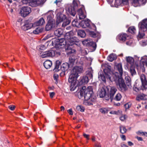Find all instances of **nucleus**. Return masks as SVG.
Returning <instances> with one entry per match:
<instances>
[{
    "label": "nucleus",
    "mask_w": 147,
    "mask_h": 147,
    "mask_svg": "<svg viewBox=\"0 0 147 147\" xmlns=\"http://www.w3.org/2000/svg\"><path fill=\"white\" fill-rule=\"evenodd\" d=\"M136 138L137 139V140L139 141H142L143 140L142 138L141 137H139L138 136H137Z\"/></svg>",
    "instance_id": "obj_64"
},
{
    "label": "nucleus",
    "mask_w": 147,
    "mask_h": 147,
    "mask_svg": "<svg viewBox=\"0 0 147 147\" xmlns=\"http://www.w3.org/2000/svg\"><path fill=\"white\" fill-rule=\"evenodd\" d=\"M89 34L91 36L95 38L97 37V34L94 32L92 31H90L89 32Z\"/></svg>",
    "instance_id": "obj_51"
},
{
    "label": "nucleus",
    "mask_w": 147,
    "mask_h": 147,
    "mask_svg": "<svg viewBox=\"0 0 147 147\" xmlns=\"http://www.w3.org/2000/svg\"><path fill=\"white\" fill-rule=\"evenodd\" d=\"M109 89L107 86H104L102 87L100 90L98 92V95L99 96L100 98H103L105 97V99L106 96L107 95V92H109Z\"/></svg>",
    "instance_id": "obj_12"
},
{
    "label": "nucleus",
    "mask_w": 147,
    "mask_h": 147,
    "mask_svg": "<svg viewBox=\"0 0 147 147\" xmlns=\"http://www.w3.org/2000/svg\"><path fill=\"white\" fill-rule=\"evenodd\" d=\"M72 24L73 26L76 27L77 28L81 27L80 22H78L77 20L74 19L72 22Z\"/></svg>",
    "instance_id": "obj_34"
},
{
    "label": "nucleus",
    "mask_w": 147,
    "mask_h": 147,
    "mask_svg": "<svg viewBox=\"0 0 147 147\" xmlns=\"http://www.w3.org/2000/svg\"><path fill=\"white\" fill-rule=\"evenodd\" d=\"M76 52H75V53ZM72 53L71 54H73V55H71L69 58V66L70 67H72L73 65L74 64L75 61L76 59V56L74 55V53Z\"/></svg>",
    "instance_id": "obj_20"
},
{
    "label": "nucleus",
    "mask_w": 147,
    "mask_h": 147,
    "mask_svg": "<svg viewBox=\"0 0 147 147\" xmlns=\"http://www.w3.org/2000/svg\"><path fill=\"white\" fill-rule=\"evenodd\" d=\"M128 31L132 34H134L136 31L135 27L133 26L130 27L128 29Z\"/></svg>",
    "instance_id": "obj_38"
},
{
    "label": "nucleus",
    "mask_w": 147,
    "mask_h": 147,
    "mask_svg": "<svg viewBox=\"0 0 147 147\" xmlns=\"http://www.w3.org/2000/svg\"><path fill=\"white\" fill-rule=\"evenodd\" d=\"M119 128L120 132L121 133L124 134L126 132L127 129L125 127L121 126H120Z\"/></svg>",
    "instance_id": "obj_42"
},
{
    "label": "nucleus",
    "mask_w": 147,
    "mask_h": 147,
    "mask_svg": "<svg viewBox=\"0 0 147 147\" xmlns=\"http://www.w3.org/2000/svg\"><path fill=\"white\" fill-rule=\"evenodd\" d=\"M44 0H32L30 3V6L32 7H37L43 5Z\"/></svg>",
    "instance_id": "obj_15"
},
{
    "label": "nucleus",
    "mask_w": 147,
    "mask_h": 147,
    "mask_svg": "<svg viewBox=\"0 0 147 147\" xmlns=\"http://www.w3.org/2000/svg\"><path fill=\"white\" fill-rule=\"evenodd\" d=\"M146 0H138V6H140L145 4Z\"/></svg>",
    "instance_id": "obj_52"
},
{
    "label": "nucleus",
    "mask_w": 147,
    "mask_h": 147,
    "mask_svg": "<svg viewBox=\"0 0 147 147\" xmlns=\"http://www.w3.org/2000/svg\"><path fill=\"white\" fill-rule=\"evenodd\" d=\"M78 36L81 38H84L86 36V33L83 30H78L77 32Z\"/></svg>",
    "instance_id": "obj_35"
},
{
    "label": "nucleus",
    "mask_w": 147,
    "mask_h": 147,
    "mask_svg": "<svg viewBox=\"0 0 147 147\" xmlns=\"http://www.w3.org/2000/svg\"><path fill=\"white\" fill-rule=\"evenodd\" d=\"M96 97V96L93 93L92 94L91 96L90 97V99L89 100V101H91L92 102L95 101Z\"/></svg>",
    "instance_id": "obj_49"
},
{
    "label": "nucleus",
    "mask_w": 147,
    "mask_h": 147,
    "mask_svg": "<svg viewBox=\"0 0 147 147\" xmlns=\"http://www.w3.org/2000/svg\"><path fill=\"white\" fill-rule=\"evenodd\" d=\"M129 71L132 76H133L136 74V73L135 70V67H134L131 65Z\"/></svg>",
    "instance_id": "obj_37"
},
{
    "label": "nucleus",
    "mask_w": 147,
    "mask_h": 147,
    "mask_svg": "<svg viewBox=\"0 0 147 147\" xmlns=\"http://www.w3.org/2000/svg\"><path fill=\"white\" fill-rule=\"evenodd\" d=\"M99 111L103 114L107 113L109 111L108 108H100L99 109Z\"/></svg>",
    "instance_id": "obj_46"
},
{
    "label": "nucleus",
    "mask_w": 147,
    "mask_h": 147,
    "mask_svg": "<svg viewBox=\"0 0 147 147\" xmlns=\"http://www.w3.org/2000/svg\"><path fill=\"white\" fill-rule=\"evenodd\" d=\"M127 36L126 34L121 33L118 35L117 38L121 41L124 42L126 40Z\"/></svg>",
    "instance_id": "obj_23"
},
{
    "label": "nucleus",
    "mask_w": 147,
    "mask_h": 147,
    "mask_svg": "<svg viewBox=\"0 0 147 147\" xmlns=\"http://www.w3.org/2000/svg\"><path fill=\"white\" fill-rule=\"evenodd\" d=\"M15 107L16 106L13 105H11L8 107V108L11 111L14 110Z\"/></svg>",
    "instance_id": "obj_57"
},
{
    "label": "nucleus",
    "mask_w": 147,
    "mask_h": 147,
    "mask_svg": "<svg viewBox=\"0 0 147 147\" xmlns=\"http://www.w3.org/2000/svg\"><path fill=\"white\" fill-rule=\"evenodd\" d=\"M82 43L84 45L92 48L93 51H95L96 49L97 46L96 43L90 40H85L82 42Z\"/></svg>",
    "instance_id": "obj_9"
},
{
    "label": "nucleus",
    "mask_w": 147,
    "mask_h": 147,
    "mask_svg": "<svg viewBox=\"0 0 147 147\" xmlns=\"http://www.w3.org/2000/svg\"><path fill=\"white\" fill-rule=\"evenodd\" d=\"M147 99V95L144 94H138L136 97V100L138 101L145 100Z\"/></svg>",
    "instance_id": "obj_25"
},
{
    "label": "nucleus",
    "mask_w": 147,
    "mask_h": 147,
    "mask_svg": "<svg viewBox=\"0 0 147 147\" xmlns=\"http://www.w3.org/2000/svg\"><path fill=\"white\" fill-rule=\"evenodd\" d=\"M124 106L125 109H127L131 106V104L130 102H128L124 105Z\"/></svg>",
    "instance_id": "obj_54"
},
{
    "label": "nucleus",
    "mask_w": 147,
    "mask_h": 147,
    "mask_svg": "<svg viewBox=\"0 0 147 147\" xmlns=\"http://www.w3.org/2000/svg\"><path fill=\"white\" fill-rule=\"evenodd\" d=\"M127 118V116L125 115H122L119 118L122 121H124Z\"/></svg>",
    "instance_id": "obj_55"
},
{
    "label": "nucleus",
    "mask_w": 147,
    "mask_h": 147,
    "mask_svg": "<svg viewBox=\"0 0 147 147\" xmlns=\"http://www.w3.org/2000/svg\"><path fill=\"white\" fill-rule=\"evenodd\" d=\"M31 1L30 0H22V5H28L30 6V3Z\"/></svg>",
    "instance_id": "obj_50"
},
{
    "label": "nucleus",
    "mask_w": 147,
    "mask_h": 147,
    "mask_svg": "<svg viewBox=\"0 0 147 147\" xmlns=\"http://www.w3.org/2000/svg\"><path fill=\"white\" fill-rule=\"evenodd\" d=\"M55 93L54 92L49 93L50 97L51 98H52L55 95Z\"/></svg>",
    "instance_id": "obj_60"
},
{
    "label": "nucleus",
    "mask_w": 147,
    "mask_h": 147,
    "mask_svg": "<svg viewBox=\"0 0 147 147\" xmlns=\"http://www.w3.org/2000/svg\"><path fill=\"white\" fill-rule=\"evenodd\" d=\"M139 29L143 32L147 31V19H144L138 24Z\"/></svg>",
    "instance_id": "obj_14"
},
{
    "label": "nucleus",
    "mask_w": 147,
    "mask_h": 147,
    "mask_svg": "<svg viewBox=\"0 0 147 147\" xmlns=\"http://www.w3.org/2000/svg\"><path fill=\"white\" fill-rule=\"evenodd\" d=\"M47 20H48V22L55 23L54 20L53 18L52 15L50 14L47 16Z\"/></svg>",
    "instance_id": "obj_44"
},
{
    "label": "nucleus",
    "mask_w": 147,
    "mask_h": 147,
    "mask_svg": "<svg viewBox=\"0 0 147 147\" xmlns=\"http://www.w3.org/2000/svg\"><path fill=\"white\" fill-rule=\"evenodd\" d=\"M137 134L139 135H140L141 134L142 136H147V135H146V134H147V133L146 132H141L140 131H138L137 132Z\"/></svg>",
    "instance_id": "obj_56"
},
{
    "label": "nucleus",
    "mask_w": 147,
    "mask_h": 147,
    "mask_svg": "<svg viewBox=\"0 0 147 147\" xmlns=\"http://www.w3.org/2000/svg\"><path fill=\"white\" fill-rule=\"evenodd\" d=\"M121 76H119L118 73H116L113 76L114 81H115L118 89L122 92H124L127 90L128 88Z\"/></svg>",
    "instance_id": "obj_4"
},
{
    "label": "nucleus",
    "mask_w": 147,
    "mask_h": 147,
    "mask_svg": "<svg viewBox=\"0 0 147 147\" xmlns=\"http://www.w3.org/2000/svg\"><path fill=\"white\" fill-rule=\"evenodd\" d=\"M31 12V8L28 6H23L22 7L20 12L22 16L26 17Z\"/></svg>",
    "instance_id": "obj_10"
},
{
    "label": "nucleus",
    "mask_w": 147,
    "mask_h": 147,
    "mask_svg": "<svg viewBox=\"0 0 147 147\" xmlns=\"http://www.w3.org/2000/svg\"><path fill=\"white\" fill-rule=\"evenodd\" d=\"M88 140H89V135L86 134H84L83 135Z\"/></svg>",
    "instance_id": "obj_63"
},
{
    "label": "nucleus",
    "mask_w": 147,
    "mask_h": 147,
    "mask_svg": "<svg viewBox=\"0 0 147 147\" xmlns=\"http://www.w3.org/2000/svg\"><path fill=\"white\" fill-rule=\"evenodd\" d=\"M52 61L49 60L45 61L43 63L44 66L46 69H49L52 65Z\"/></svg>",
    "instance_id": "obj_29"
},
{
    "label": "nucleus",
    "mask_w": 147,
    "mask_h": 147,
    "mask_svg": "<svg viewBox=\"0 0 147 147\" xmlns=\"http://www.w3.org/2000/svg\"><path fill=\"white\" fill-rule=\"evenodd\" d=\"M98 78L103 83H106L105 77L102 72H99L98 73Z\"/></svg>",
    "instance_id": "obj_27"
},
{
    "label": "nucleus",
    "mask_w": 147,
    "mask_h": 147,
    "mask_svg": "<svg viewBox=\"0 0 147 147\" xmlns=\"http://www.w3.org/2000/svg\"><path fill=\"white\" fill-rule=\"evenodd\" d=\"M125 80L126 86L129 88L131 87V78L129 76H126L125 78Z\"/></svg>",
    "instance_id": "obj_30"
},
{
    "label": "nucleus",
    "mask_w": 147,
    "mask_h": 147,
    "mask_svg": "<svg viewBox=\"0 0 147 147\" xmlns=\"http://www.w3.org/2000/svg\"><path fill=\"white\" fill-rule=\"evenodd\" d=\"M6 64L7 67H8L10 69V71L12 72L14 71H15V69L14 68H11L9 67L7 63H6Z\"/></svg>",
    "instance_id": "obj_58"
},
{
    "label": "nucleus",
    "mask_w": 147,
    "mask_h": 147,
    "mask_svg": "<svg viewBox=\"0 0 147 147\" xmlns=\"http://www.w3.org/2000/svg\"><path fill=\"white\" fill-rule=\"evenodd\" d=\"M64 9L60 8L57 9L56 11L57 17V22L59 23L62 22H63L62 26L65 27L69 25L71 22V20L69 18H67L65 15L64 13Z\"/></svg>",
    "instance_id": "obj_3"
},
{
    "label": "nucleus",
    "mask_w": 147,
    "mask_h": 147,
    "mask_svg": "<svg viewBox=\"0 0 147 147\" xmlns=\"http://www.w3.org/2000/svg\"><path fill=\"white\" fill-rule=\"evenodd\" d=\"M55 52L52 50L46 51L43 52L41 55L42 58H46L49 57H53L55 55Z\"/></svg>",
    "instance_id": "obj_16"
},
{
    "label": "nucleus",
    "mask_w": 147,
    "mask_h": 147,
    "mask_svg": "<svg viewBox=\"0 0 147 147\" xmlns=\"http://www.w3.org/2000/svg\"><path fill=\"white\" fill-rule=\"evenodd\" d=\"M61 62L59 60H57L56 61L55 65L54 68L53 69V71L55 72H58L60 70L59 66L61 65Z\"/></svg>",
    "instance_id": "obj_28"
},
{
    "label": "nucleus",
    "mask_w": 147,
    "mask_h": 147,
    "mask_svg": "<svg viewBox=\"0 0 147 147\" xmlns=\"http://www.w3.org/2000/svg\"><path fill=\"white\" fill-rule=\"evenodd\" d=\"M126 61L127 63L132 65L134 63V59L131 57H128L126 58Z\"/></svg>",
    "instance_id": "obj_40"
},
{
    "label": "nucleus",
    "mask_w": 147,
    "mask_h": 147,
    "mask_svg": "<svg viewBox=\"0 0 147 147\" xmlns=\"http://www.w3.org/2000/svg\"><path fill=\"white\" fill-rule=\"evenodd\" d=\"M42 29L39 27L36 28L35 30L33 31V33L35 34H38L42 31Z\"/></svg>",
    "instance_id": "obj_43"
},
{
    "label": "nucleus",
    "mask_w": 147,
    "mask_h": 147,
    "mask_svg": "<svg viewBox=\"0 0 147 147\" xmlns=\"http://www.w3.org/2000/svg\"><path fill=\"white\" fill-rule=\"evenodd\" d=\"M73 36V31H71L65 34L64 38L59 39V42L60 44H60L59 46L65 45V49L67 55L76 52V50L73 49V45L75 44L76 45V43L78 42L79 40L77 37Z\"/></svg>",
    "instance_id": "obj_1"
},
{
    "label": "nucleus",
    "mask_w": 147,
    "mask_h": 147,
    "mask_svg": "<svg viewBox=\"0 0 147 147\" xmlns=\"http://www.w3.org/2000/svg\"><path fill=\"white\" fill-rule=\"evenodd\" d=\"M117 59L116 55L114 53L110 54L107 57V60L111 62Z\"/></svg>",
    "instance_id": "obj_33"
},
{
    "label": "nucleus",
    "mask_w": 147,
    "mask_h": 147,
    "mask_svg": "<svg viewBox=\"0 0 147 147\" xmlns=\"http://www.w3.org/2000/svg\"><path fill=\"white\" fill-rule=\"evenodd\" d=\"M71 67L69 66V63H65L62 64L61 65L60 69L62 71L60 73V75L61 76H63L65 74L66 72L67 71L69 68Z\"/></svg>",
    "instance_id": "obj_13"
},
{
    "label": "nucleus",
    "mask_w": 147,
    "mask_h": 147,
    "mask_svg": "<svg viewBox=\"0 0 147 147\" xmlns=\"http://www.w3.org/2000/svg\"><path fill=\"white\" fill-rule=\"evenodd\" d=\"M88 79L85 76L81 77L78 81V85L81 86L87 84L88 82Z\"/></svg>",
    "instance_id": "obj_18"
},
{
    "label": "nucleus",
    "mask_w": 147,
    "mask_h": 147,
    "mask_svg": "<svg viewBox=\"0 0 147 147\" xmlns=\"http://www.w3.org/2000/svg\"><path fill=\"white\" fill-rule=\"evenodd\" d=\"M63 30L61 28H59L55 30L54 32L55 35L57 37H61L63 35Z\"/></svg>",
    "instance_id": "obj_22"
},
{
    "label": "nucleus",
    "mask_w": 147,
    "mask_h": 147,
    "mask_svg": "<svg viewBox=\"0 0 147 147\" xmlns=\"http://www.w3.org/2000/svg\"><path fill=\"white\" fill-rule=\"evenodd\" d=\"M145 35V34L144 32H143L142 31L139 29L138 35L137 36V37L140 38H142Z\"/></svg>",
    "instance_id": "obj_41"
},
{
    "label": "nucleus",
    "mask_w": 147,
    "mask_h": 147,
    "mask_svg": "<svg viewBox=\"0 0 147 147\" xmlns=\"http://www.w3.org/2000/svg\"><path fill=\"white\" fill-rule=\"evenodd\" d=\"M116 67L120 75L119 76H122L123 74V71L121 63H119L117 64L116 66Z\"/></svg>",
    "instance_id": "obj_32"
},
{
    "label": "nucleus",
    "mask_w": 147,
    "mask_h": 147,
    "mask_svg": "<svg viewBox=\"0 0 147 147\" xmlns=\"http://www.w3.org/2000/svg\"><path fill=\"white\" fill-rule=\"evenodd\" d=\"M81 27L83 28H86L90 26V21L89 20H83L80 22Z\"/></svg>",
    "instance_id": "obj_19"
},
{
    "label": "nucleus",
    "mask_w": 147,
    "mask_h": 147,
    "mask_svg": "<svg viewBox=\"0 0 147 147\" xmlns=\"http://www.w3.org/2000/svg\"><path fill=\"white\" fill-rule=\"evenodd\" d=\"M120 137L123 140L125 141L126 140V138L125 135H120Z\"/></svg>",
    "instance_id": "obj_62"
},
{
    "label": "nucleus",
    "mask_w": 147,
    "mask_h": 147,
    "mask_svg": "<svg viewBox=\"0 0 147 147\" xmlns=\"http://www.w3.org/2000/svg\"><path fill=\"white\" fill-rule=\"evenodd\" d=\"M78 14L80 20L84 19L86 17V13L84 12V10L82 8H80L78 10Z\"/></svg>",
    "instance_id": "obj_21"
},
{
    "label": "nucleus",
    "mask_w": 147,
    "mask_h": 147,
    "mask_svg": "<svg viewBox=\"0 0 147 147\" xmlns=\"http://www.w3.org/2000/svg\"><path fill=\"white\" fill-rule=\"evenodd\" d=\"M121 94L119 93H118L117 94L115 97L113 98V99L116 101H119L121 100Z\"/></svg>",
    "instance_id": "obj_45"
},
{
    "label": "nucleus",
    "mask_w": 147,
    "mask_h": 147,
    "mask_svg": "<svg viewBox=\"0 0 147 147\" xmlns=\"http://www.w3.org/2000/svg\"><path fill=\"white\" fill-rule=\"evenodd\" d=\"M92 93V86H89L86 89L85 86H83L78 93V97L80 99L84 97L85 100H89Z\"/></svg>",
    "instance_id": "obj_5"
},
{
    "label": "nucleus",
    "mask_w": 147,
    "mask_h": 147,
    "mask_svg": "<svg viewBox=\"0 0 147 147\" xmlns=\"http://www.w3.org/2000/svg\"><path fill=\"white\" fill-rule=\"evenodd\" d=\"M122 111L118 110L117 111H111L109 113L111 114L116 115H119L122 114Z\"/></svg>",
    "instance_id": "obj_39"
},
{
    "label": "nucleus",
    "mask_w": 147,
    "mask_h": 147,
    "mask_svg": "<svg viewBox=\"0 0 147 147\" xmlns=\"http://www.w3.org/2000/svg\"><path fill=\"white\" fill-rule=\"evenodd\" d=\"M88 28H89L91 30H96V28L95 25L93 24H92L91 25H90V26Z\"/></svg>",
    "instance_id": "obj_53"
},
{
    "label": "nucleus",
    "mask_w": 147,
    "mask_h": 147,
    "mask_svg": "<svg viewBox=\"0 0 147 147\" xmlns=\"http://www.w3.org/2000/svg\"><path fill=\"white\" fill-rule=\"evenodd\" d=\"M45 23V20L42 17L38 21L35 22L34 24L37 26H40L43 25Z\"/></svg>",
    "instance_id": "obj_31"
},
{
    "label": "nucleus",
    "mask_w": 147,
    "mask_h": 147,
    "mask_svg": "<svg viewBox=\"0 0 147 147\" xmlns=\"http://www.w3.org/2000/svg\"><path fill=\"white\" fill-rule=\"evenodd\" d=\"M111 66H109L108 67H105L103 70L105 76L107 78H109V80H111V77L110 75L111 74Z\"/></svg>",
    "instance_id": "obj_17"
},
{
    "label": "nucleus",
    "mask_w": 147,
    "mask_h": 147,
    "mask_svg": "<svg viewBox=\"0 0 147 147\" xmlns=\"http://www.w3.org/2000/svg\"><path fill=\"white\" fill-rule=\"evenodd\" d=\"M82 53L83 55H86L88 54L87 52L86 51L85 49L82 50Z\"/></svg>",
    "instance_id": "obj_59"
},
{
    "label": "nucleus",
    "mask_w": 147,
    "mask_h": 147,
    "mask_svg": "<svg viewBox=\"0 0 147 147\" xmlns=\"http://www.w3.org/2000/svg\"><path fill=\"white\" fill-rule=\"evenodd\" d=\"M83 72V67L82 66H76L73 68L71 73L68 78V82L70 83V89L71 91L76 89L77 85H76L77 78L79 76V74Z\"/></svg>",
    "instance_id": "obj_2"
},
{
    "label": "nucleus",
    "mask_w": 147,
    "mask_h": 147,
    "mask_svg": "<svg viewBox=\"0 0 147 147\" xmlns=\"http://www.w3.org/2000/svg\"><path fill=\"white\" fill-rule=\"evenodd\" d=\"M55 23L48 22L45 26V30L47 31L51 30L55 26Z\"/></svg>",
    "instance_id": "obj_26"
},
{
    "label": "nucleus",
    "mask_w": 147,
    "mask_h": 147,
    "mask_svg": "<svg viewBox=\"0 0 147 147\" xmlns=\"http://www.w3.org/2000/svg\"><path fill=\"white\" fill-rule=\"evenodd\" d=\"M117 90L116 87L114 86H112L111 87L110 91L105 97V100H107L111 99V101L113 99V96Z\"/></svg>",
    "instance_id": "obj_8"
},
{
    "label": "nucleus",
    "mask_w": 147,
    "mask_h": 147,
    "mask_svg": "<svg viewBox=\"0 0 147 147\" xmlns=\"http://www.w3.org/2000/svg\"><path fill=\"white\" fill-rule=\"evenodd\" d=\"M86 77H87L88 79V80H92L93 78L92 71H88L86 72Z\"/></svg>",
    "instance_id": "obj_36"
},
{
    "label": "nucleus",
    "mask_w": 147,
    "mask_h": 147,
    "mask_svg": "<svg viewBox=\"0 0 147 147\" xmlns=\"http://www.w3.org/2000/svg\"><path fill=\"white\" fill-rule=\"evenodd\" d=\"M76 109L78 111L81 112H83L85 110L84 107L80 105L77 106L76 107Z\"/></svg>",
    "instance_id": "obj_47"
},
{
    "label": "nucleus",
    "mask_w": 147,
    "mask_h": 147,
    "mask_svg": "<svg viewBox=\"0 0 147 147\" xmlns=\"http://www.w3.org/2000/svg\"><path fill=\"white\" fill-rule=\"evenodd\" d=\"M80 3L78 0H74L73 1V5H70L67 9V11L72 16H74L76 14V8L78 6Z\"/></svg>",
    "instance_id": "obj_7"
},
{
    "label": "nucleus",
    "mask_w": 147,
    "mask_h": 147,
    "mask_svg": "<svg viewBox=\"0 0 147 147\" xmlns=\"http://www.w3.org/2000/svg\"><path fill=\"white\" fill-rule=\"evenodd\" d=\"M33 26V24L31 23L29 20L24 21V25L22 26L21 29L26 31L32 28Z\"/></svg>",
    "instance_id": "obj_11"
},
{
    "label": "nucleus",
    "mask_w": 147,
    "mask_h": 147,
    "mask_svg": "<svg viewBox=\"0 0 147 147\" xmlns=\"http://www.w3.org/2000/svg\"><path fill=\"white\" fill-rule=\"evenodd\" d=\"M138 0H131L132 5L135 7L138 6Z\"/></svg>",
    "instance_id": "obj_48"
},
{
    "label": "nucleus",
    "mask_w": 147,
    "mask_h": 147,
    "mask_svg": "<svg viewBox=\"0 0 147 147\" xmlns=\"http://www.w3.org/2000/svg\"><path fill=\"white\" fill-rule=\"evenodd\" d=\"M67 112L69 115H73V112L71 109H70L67 110Z\"/></svg>",
    "instance_id": "obj_61"
},
{
    "label": "nucleus",
    "mask_w": 147,
    "mask_h": 147,
    "mask_svg": "<svg viewBox=\"0 0 147 147\" xmlns=\"http://www.w3.org/2000/svg\"><path fill=\"white\" fill-rule=\"evenodd\" d=\"M140 80L142 82V84L140 85H136L134 86V90L137 92L140 90H147V81L146 76L144 74H142L140 76Z\"/></svg>",
    "instance_id": "obj_6"
},
{
    "label": "nucleus",
    "mask_w": 147,
    "mask_h": 147,
    "mask_svg": "<svg viewBox=\"0 0 147 147\" xmlns=\"http://www.w3.org/2000/svg\"><path fill=\"white\" fill-rule=\"evenodd\" d=\"M59 41V39L53 38L52 40V45L56 47H59V45L60 44Z\"/></svg>",
    "instance_id": "obj_24"
}]
</instances>
